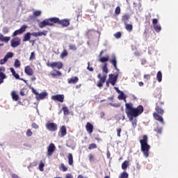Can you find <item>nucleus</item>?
Returning <instances> with one entry per match:
<instances>
[{
    "instance_id": "45",
    "label": "nucleus",
    "mask_w": 178,
    "mask_h": 178,
    "mask_svg": "<svg viewBox=\"0 0 178 178\" xmlns=\"http://www.w3.org/2000/svg\"><path fill=\"white\" fill-rule=\"evenodd\" d=\"M8 62V60L4 57L3 59L0 60V65H5Z\"/></svg>"
},
{
    "instance_id": "40",
    "label": "nucleus",
    "mask_w": 178,
    "mask_h": 178,
    "mask_svg": "<svg viewBox=\"0 0 178 178\" xmlns=\"http://www.w3.org/2000/svg\"><path fill=\"white\" fill-rule=\"evenodd\" d=\"M99 81H102V83H105V81H106V74H104L103 76L99 79Z\"/></svg>"
},
{
    "instance_id": "15",
    "label": "nucleus",
    "mask_w": 178,
    "mask_h": 178,
    "mask_svg": "<svg viewBox=\"0 0 178 178\" xmlns=\"http://www.w3.org/2000/svg\"><path fill=\"white\" fill-rule=\"evenodd\" d=\"M47 96H48V93L47 92H43L36 95L35 98L36 99H45V97Z\"/></svg>"
},
{
    "instance_id": "1",
    "label": "nucleus",
    "mask_w": 178,
    "mask_h": 178,
    "mask_svg": "<svg viewBox=\"0 0 178 178\" xmlns=\"http://www.w3.org/2000/svg\"><path fill=\"white\" fill-rule=\"evenodd\" d=\"M125 108L127 118L131 121L134 129H136L137 127V118L144 112V107L143 106H138L137 108H134L133 107V104L126 103Z\"/></svg>"
},
{
    "instance_id": "57",
    "label": "nucleus",
    "mask_w": 178,
    "mask_h": 178,
    "mask_svg": "<svg viewBox=\"0 0 178 178\" xmlns=\"http://www.w3.org/2000/svg\"><path fill=\"white\" fill-rule=\"evenodd\" d=\"M65 178H73V175L70 173H67L65 175Z\"/></svg>"
},
{
    "instance_id": "56",
    "label": "nucleus",
    "mask_w": 178,
    "mask_h": 178,
    "mask_svg": "<svg viewBox=\"0 0 178 178\" xmlns=\"http://www.w3.org/2000/svg\"><path fill=\"white\" fill-rule=\"evenodd\" d=\"M89 161H90V162L94 161V155H92V154H89Z\"/></svg>"
},
{
    "instance_id": "51",
    "label": "nucleus",
    "mask_w": 178,
    "mask_h": 178,
    "mask_svg": "<svg viewBox=\"0 0 178 178\" xmlns=\"http://www.w3.org/2000/svg\"><path fill=\"white\" fill-rule=\"evenodd\" d=\"M88 70L90 72H94V69L92 67H90V62L88 63V67H87Z\"/></svg>"
},
{
    "instance_id": "14",
    "label": "nucleus",
    "mask_w": 178,
    "mask_h": 178,
    "mask_svg": "<svg viewBox=\"0 0 178 178\" xmlns=\"http://www.w3.org/2000/svg\"><path fill=\"white\" fill-rule=\"evenodd\" d=\"M24 72L27 76H33L34 74V71H33V69L30 66H26L24 67Z\"/></svg>"
},
{
    "instance_id": "23",
    "label": "nucleus",
    "mask_w": 178,
    "mask_h": 178,
    "mask_svg": "<svg viewBox=\"0 0 178 178\" xmlns=\"http://www.w3.org/2000/svg\"><path fill=\"white\" fill-rule=\"evenodd\" d=\"M79 81V78L77 76H74L68 80L69 84H76Z\"/></svg>"
},
{
    "instance_id": "38",
    "label": "nucleus",
    "mask_w": 178,
    "mask_h": 178,
    "mask_svg": "<svg viewBox=\"0 0 178 178\" xmlns=\"http://www.w3.org/2000/svg\"><path fill=\"white\" fill-rule=\"evenodd\" d=\"M119 94L120 95H118V99H124L126 98V96H124V93L123 92H121Z\"/></svg>"
},
{
    "instance_id": "2",
    "label": "nucleus",
    "mask_w": 178,
    "mask_h": 178,
    "mask_svg": "<svg viewBox=\"0 0 178 178\" xmlns=\"http://www.w3.org/2000/svg\"><path fill=\"white\" fill-rule=\"evenodd\" d=\"M111 63H112L113 66L115 67V70H117L115 76H113V74H111L108 75V81L109 83L115 86L116 81H118V77H119V69H118L117 63L118 61L116 60V56L115 54L111 55V59L110 60Z\"/></svg>"
},
{
    "instance_id": "32",
    "label": "nucleus",
    "mask_w": 178,
    "mask_h": 178,
    "mask_svg": "<svg viewBox=\"0 0 178 178\" xmlns=\"http://www.w3.org/2000/svg\"><path fill=\"white\" fill-rule=\"evenodd\" d=\"M14 67H16V68L20 67V61L19 60L16 59L15 60Z\"/></svg>"
},
{
    "instance_id": "63",
    "label": "nucleus",
    "mask_w": 178,
    "mask_h": 178,
    "mask_svg": "<svg viewBox=\"0 0 178 178\" xmlns=\"http://www.w3.org/2000/svg\"><path fill=\"white\" fill-rule=\"evenodd\" d=\"M10 70L12 74H13V73H15L16 72V71H15L14 68H10Z\"/></svg>"
},
{
    "instance_id": "31",
    "label": "nucleus",
    "mask_w": 178,
    "mask_h": 178,
    "mask_svg": "<svg viewBox=\"0 0 178 178\" xmlns=\"http://www.w3.org/2000/svg\"><path fill=\"white\" fill-rule=\"evenodd\" d=\"M99 60L102 63H105V62H108V60H109V56H107L106 57H102L99 59Z\"/></svg>"
},
{
    "instance_id": "17",
    "label": "nucleus",
    "mask_w": 178,
    "mask_h": 178,
    "mask_svg": "<svg viewBox=\"0 0 178 178\" xmlns=\"http://www.w3.org/2000/svg\"><path fill=\"white\" fill-rule=\"evenodd\" d=\"M0 41H1V42H9V41H10V37H5L2 33H0Z\"/></svg>"
},
{
    "instance_id": "50",
    "label": "nucleus",
    "mask_w": 178,
    "mask_h": 178,
    "mask_svg": "<svg viewBox=\"0 0 178 178\" xmlns=\"http://www.w3.org/2000/svg\"><path fill=\"white\" fill-rule=\"evenodd\" d=\"M114 37L115 38H120V37H122V33H120V32H118L117 33L114 34Z\"/></svg>"
},
{
    "instance_id": "58",
    "label": "nucleus",
    "mask_w": 178,
    "mask_h": 178,
    "mask_svg": "<svg viewBox=\"0 0 178 178\" xmlns=\"http://www.w3.org/2000/svg\"><path fill=\"white\" fill-rule=\"evenodd\" d=\"M144 79H146L147 80H149V79H151V75H149V74H145L144 75Z\"/></svg>"
},
{
    "instance_id": "6",
    "label": "nucleus",
    "mask_w": 178,
    "mask_h": 178,
    "mask_svg": "<svg viewBox=\"0 0 178 178\" xmlns=\"http://www.w3.org/2000/svg\"><path fill=\"white\" fill-rule=\"evenodd\" d=\"M26 29H27V25H22L19 29L15 31L13 33L12 37H16V35L23 34V33H24V31H26Z\"/></svg>"
},
{
    "instance_id": "48",
    "label": "nucleus",
    "mask_w": 178,
    "mask_h": 178,
    "mask_svg": "<svg viewBox=\"0 0 178 178\" xmlns=\"http://www.w3.org/2000/svg\"><path fill=\"white\" fill-rule=\"evenodd\" d=\"M32 127H33V129H35L36 130L40 129V127L35 122H33L32 124Z\"/></svg>"
},
{
    "instance_id": "27",
    "label": "nucleus",
    "mask_w": 178,
    "mask_h": 178,
    "mask_svg": "<svg viewBox=\"0 0 178 178\" xmlns=\"http://www.w3.org/2000/svg\"><path fill=\"white\" fill-rule=\"evenodd\" d=\"M156 78H157L159 83H161V81H162V72H161V71H159L157 72Z\"/></svg>"
},
{
    "instance_id": "7",
    "label": "nucleus",
    "mask_w": 178,
    "mask_h": 178,
    "mask_svg": "<svg viewBox=\"0 0 178 178\" xmlns=\"http://www.w3.org/2000/svg\"><path fill=\"white\" fill-rule=\"evenodd\" d=\"M55 149H56V147H55V145L54 143H51L48 147H47V155L48 157L51 156L52 154L55 152Z\"/></svg>"
},
{
    "instance_id": "49",
    "label": "nucleus",
    "mask_w": 178,
    "mask_h": 178,
    "mask_svg": "<svg viewBox=\"0 0 178 178\" xmlns=\"http://www.w3.org/2000/svg\"><path fill=\"white\" fill-rule=\"evenodd\" d=\"M33 59H35V54H34V52H32L31 54L29 60H33Z\"/></svg>"
},
{
    "instance_id": "29",
    "label": "nucleus",
    "mask_w": 178,
    "mask_h": 178,
    "mask_svg": "<svg viewBox=\"0 0 178 178\" xmlns=\"http://www.w3.org/2000/svg\"><path fill=\"white\" fill-rule=\"evenodd\" d=\"M44 166H45V164L42 161H40L38 166L39 170H40V172H44Z\"/></svg>"
},
{
    "instance_id": "18",
    "label": "nucleus",
    "mask_w": 178,
    "mask_h": 178,
    "mask_svg": "<svg viewBox=\"0 0 178 178\" xmlns=\"http://www.w3.org/2000/svg\"><path fill=\"white\" fill-rule=\"evenodd\" d=\"M31 38V33L28 32L24 35V38L22 40L23 42H26L27 41H30Z\"/></svg>"
},
{
    "instance_id": "22",
    "label": "nucleus",
    "mask_w": 178,
    "mask_h": 178,
    "mask_svg": "<svg viewBox=\"0 0 178 178\" xmlns=\"http://www.w3.org/2000/svg\"><path fill=\"white\" fill-rule=\"evenodd\" d=\"M11 97L13 101H19V95L16 94V92L15 90H13L11 92Z\"/></svg>"
},
{
    "instance_id": "10",
    "label": "nucleus",
    "mask_w": 178,
    "mask_h": 178,
    "mask_svg": "<svg viewBox=\"0 0 178 178\" xmlns=\"http://www.w3.org/2000/svg\"><path fill=\"white\" fill-rule=\"evenodd\" d=\"M51 99L53 101H58V102H63L65 101V95H56L51 96Z\"/></svg>"
},
{
    "instance_id": "60",
    "label": "nucleus",
    "mask_w": 178,
    "mask_h": 178,
    "mask_svg": "<svg viewBox=\"0 0 178 178\" xmlns=\"http://www.w3.org/2000/svg\"><path fill=\"white\" fill-rule=\"evenodd\" d=\"M31 35H33V37H38V33L33 32V33H31Z\"/></svg>"
},
{
    "instance_id": "11",
    "label": "nucleus",
    "mask_w": 178,
    "mask_h": 178,
    "mask_svg": "<svg viewBox=\"0 0 178 178\" xmlns=\"http://www.w3.org/2000/svg\"><path fill=\"white\" fill-rule=\"evenodd\" d=\"M51 69H56L60 70L62 67H63V63L62 62H54L51 63Z\"/></svg>"
},
{
    "instance_id": "13",
    "label": "nucleus",
    "mask_w": 178,
    "mask_h": 178,
    "mask_svg": "<svg viewBox=\"0 0 178 178\" xmlns=\"http://www.w3.org/2000/svg\"><path fill=\"white\" fill-rule=\"evenodd\" d=\"M57 23H59V24H61L63 27H67L70 24V20L68 19H60L57 22Z\"/></svg>"
},
{
    "instance_id": "46",
    "label": "nucleus",
    "mask_w": 178,
    "mask_h": 178,
    "mask_svg": "<svg viewBox=\"0 0 178 178\" xmlns=\"http://www.w3.org/2000/svg\"><path fill=\"white\" fill-rule=\"evenodd\" d=\"M26 136L27 137H31L33 136V132L31 131V129H28L26 131Z\"/></svg>"
},
{
    "instance_id": "20",
    "label": "nucleus",
    "mask_w": 178,
    "mask_h": 178,
    "mask_svg": "<svg viewBox=\"0 0 178 178\" xmlns=\"http://www.w3.org/2000/svg\"><path fill=\"white\" fill-rule=\"evenodd\" d=\"M153 116H154L155 120H158L159 122H161V123H163V118H162L161 116H160L159 115L156 114V113H154L153 114Z\"/></svg>"
},
{
    "instance_id": "36",
    "label": "nucleus",
    "mask_w": 178,
    "mask_h": 178,
    "mask_svg": "<svg viewBox=\"0 0 178 178\" xmlns=\"http://www.w3.org/2000/svg\"><path fill=\"white\" fill-rule=\"evenodd\" d=\"M62 111H63V113L65 115H66L69 113V109L66 106H63L62 108Z\"/></svg>"
},
{
    "instance_id": "39",
    "label": "nucleus",
    "mask_w": 178,
    "mask_h": 178,
    "mask_svg": "<svg viewBox=\"0 0 178 178\" xmlns=\"http://www.w3.org/2000/svg\"><path fill=\"white\" fill-rule=\"evenodd\" d=\"M95 148H97V145L95 143L89 145L88 149H95Z\"/></svg>"
},
{
    "instance_id": "62",
    "label": "nucleus",
    "mask_w": 178,
    "mask_h": 178,
    "mask_svg": "<svg viewBox=\"0 0 178 178\" xmlns=\"http://www.w3.org/2000/svg\"><path fill=\"white\" fill-rule=\"evenodd\" d=\"M12 177L13 178H20L19 176H17V175H16V174H13L12 175Z\"/></svg>"
},
{
    "instance_id": "37",
    "label": "nucleus",
    "mask_w": 178,
    "mask_h": 178,
    "mask_svg": "<svg viewBox=\"0 0 178 178\" xmlns=\"http://www.w3.org/2000/svg\"><path fill=\"white\" fill-rule=\"evenodd\" d=\"M156 111L157 113H159L160 115H163V110L162 108H160L159 106L156 107Z\"/></svg>"
},
{
    "instance_id": "24",
    "label": "nucleus",
    "mask_w": 178,
    "mask_h": 178,
    "mask_svg": "<svg viewBox=\"0 0 178 178\" xmlns=\"http://www.w3.org/2000/svg\"><path fill=\"white\" fill-rule=\"evenodd\" d=\"M125 29L127 31H131L133 30V25L127 24V22H124Z\"/></svg>"
},
{
    "instance_id": "28",
    "label": "nucleus",
    "mask_w": 178,
    "mask_h": 178,
    "mask_svg": "<svg viewBox=\"0 0 178 178\" xmlns=\"http://www.w3.org/2000/svg\"><path fill=\"white\" fill-rule=\"evenodd\" d=\"M67 55H68L67 50L64 49L63 52L60 54V57L61 59H63V58H65V56H67Z\"/></svg>"
},
{
    "instance_id": "34",
    "label": "nucleus",
    "mask_w": 178,
    "mask_h": 178,
    "mask_svg": "<svg viewBox=\"0 0 178 178\" xmlns=\"http://www.w3.org/2000/svg\"><path fill=\"white\" fill-rule=\"evenodd\" d=\"M41 10H35L33 12V16H35V17H38V16H41Z\"/></svg>"
},
{
    "instance_id": "30",
    "label": "nucleus",
    "mask_w": 178,
    "mask_h": 178,
    "mask_svg": "<svg viewBox=\"0 0 178 178\" xmlns=\"http://www.w3.org/2000/svg\"><path fill=\"white\" fill-rule=\"evenodd\" d=\"M4 58L8 60V59H10L12 58H13V53L12 52H8L6 54V56H4Z\"/></svg>"
},
{
    "instance_id": "19",
    "label": "nucleus",
    "mask_w": 178,
    "mask_h": 178,
    "mask_svg": "<svg viewBox=\"0 0 178 178\" xmlns=\"http://www.w3.org/2000/svg\"><path fill=\"white\" fill-rule=\"evenodd\" d=\"M51 76H52V77H56L57 76H62V72L58 70H54L52 72H50Z\"/></svg>"
},
{
    "instance_id": "16",
    "label": "nucleus",
    "mask_w": 178,
    "mask_h": 178,
    "mask_svg": "<svg viewBox=\"0 0 178 178\" xmlns=\"http://www.w3.org/2000/svg\"><path fill=\"white\" fill-rule=\"evenodd\" d=\"M86 130L89 133V134H91L94 130V127L92 126V124L90 122H88L86 124Z\"/></svg>"
},
{
    "instance_id": "9",
    "label": "nucleus",
    "mask_w": 178,
    "mask_h": 178,
    "mask_svg": "<svg viewBox=\"0 0 178 178\" xmlns=\"http://www.w3.org/2000/svg\"><path fill=\"white\" fill-rule=\"evenodd\" d=\"M21 40L19 38H15L14 39L10 40L12 48H17L20 45Z\"/></svg>"
},
{
    "instance_id": "44",
    "label": "nucleus",
    "mask_w": 178,
    "mask_h": 178,
    "mask_svg": "<svg viewBox=\"0 0 178 178\" xmlns=\"http://www.w3.org/2000/svg\"><path fill=\"white\" fill-rule=\"evenodd\" d=\"M2 31H3V34H8V33H9V28L3 27L2 29Z\"/></svg>"
},
{
    "instance_id": "41",
    "label": "nucleus",
    "mask_w": 178,
    "mask_h": 178,
    "mask_svg": "<svg viewBox=\"0 0 178 178\" xmlns=\"http://www.w3.org/2000/svg\"><path fill=\"white\" fill-rule=\"evenodd\" d=\"M129 19H130V16H129V15H124L122 16V20L126 22V20H129Z\"/></svg>"
},
{
    "instance_id": "5",
    "label": "nucleus",
    "mask_w": 178,
    "mask_h": 178,
    "mask_svg": "<svg viewBox=\"0 0 178 178\" xmlns=\"http://www.w3.org/2000/svg\"><path fill=\"white\" fill-rule=\"evenodd\" d=\"M46 128L49 131H56L58 130V124L54 122H47Z\"/></svg>"
},
{
    "instance_id": "59",
    "label": "nucleus",
    "mask_w": 178,
    "mask_h": 178,
    "mask_svg": "<svg viewBox=\"0 0 178 178\" xmlns=\"http://www.w3.org/2000/svg\"><path fill=\"white\" fill-rule=\"evenodd\" d=\"M31 90H32V92L33 94H35V95H36V96L38 95V93L37 92V90H35V89H34V88H32Z\"/></svg>"
},
{
    "instance_id": "21",
    "label": "nucleus",
    "mask_w": 178,
    "mask_h": 178,
    "mask_svg": "<svg viewBox=\"0 0 178 178\" xmlns=\"http://www.w3.org/2000/svg\"><path fill=\"white\" fill-rule=\"evenodd\" d=\"M60 131L61 133V137H65L66 134H67V132L66 131V127L62 126L60 129Z\"/></svg>"
},
{
    "instance_id": "12",
    "label": "nucleus",
    "mask_w": 178,
    "mask_h": 178,
    "mask_svg": "<svg viewBox=\"0 0 178 178\" xmlns=\"http://www.w3.org/2000/svg\"><path fill=\"white\" fill-rule=\"evenodd\" d=\"M5 72V68L3 67H0V85L3 83V80L6 79V75L3 73Z\"/></svg>"
},
{
    "instance_id": "33",
    "label": "nucleus",
    "mask_w": 178,
    "mask_h": 178,
    "mask_svg": "<svg viewBox=\"0 0 178 178\" xmlns=\"http://www.w3.org/2000/svg\"><path fill=\"white\" fill-rule=\"evenodd\" d=\"M47 33H48V31H43L42 32H38V36L42 37V35H47Z\"/></svg>"
},
{
    "instance_id": "4",
    "label": "nucleus",
    "mask_w": 178,
    "mask_h": 178,
    "mask_svg": "<svg viewBox=\"0 0 178 178\" xmlns=\"http://www.w3.org/2000/svg\"><path fill=\"white\" fill-rule=\"evenodd\" d=\"M59 18L53 17L43 20L39 23L40 29H44L47 26H54V23H58Z\"/></svg>"
},
{
    "instance_id": "26",
    "label": "nucleus",
    "mask_w": 178,
    "mask_h": 178,
    "mask_svg": "<svg viewBox=\"0 0 178 178\" xmlns=\"http://www.w3.org/2000/svg\"><path fill=\"white\" fill-rule=\"evenodd\" d=\"M127 166H129V161H125L122 163V169L126 170L127 169Z\"/></svg>"
},
{
    "instance_id": "53",
    "label": "nucleus",
    "mask_w": 178,
    "mask_h": 178,
    "mask_svg": "<svg viewBox=\"0 0 178 178\" xmlns=\"http://www.w3.org/2000/svg\"><path fill=\"white\" fill-rule=\"evenodd\" d=\"M13 76L15 79H17V80L19 79H20V76H19L18 74L16 73V72H14V73H13Z\"/></svg>"
},
{
    "instance_id": "55",
    "label": "nucleus",
    "mask_w": 178,
    "mask_h": 178,
    "mask_svg": "<svg viewBox=\"0 0 178 178\" xmlns=\"http://www.w3.org/2000/svg\"><path fill=\"white\" fill-rule=\"evenodd\" d=\"M103 84H104V82H102L101 81H99L97 84V86L101 88V87H102Z\"/></svg>"
},
{
    "instance_id": "25",
    "label": "nucleus",
    "mask_w": 178,
    "mask_h": 178,
    "mask_svg": "<svg viewBox=\"0 0 178 178\" xmlns=\"http://www.w3.org/2000/svg\"><path fill=\"white\" fill-rule=\"evenodd\" d=\"M68 163L69 165H73V155L71 153L68 154Z\"/></svg>"
},
{
    "instance_id": "54",
    "label": "nucleus",
    "mask_w": 178,
    "mask_h": 178,
    "mask_svg": "<svg viewBox=\"0 0 178 178\" xmlns=\"http://www.w3.org/2000/svg\"><path fill=\"white\" fill-rule=\"evenodd\" d=\"M120 133H122V129H117V136L118 137H120Z\"/></svg>"
},
{
    "instance_id": "64",
    "label": "nucleus",
    "mask_w": 178,
    "mask_h": 178,
    "mask_svg": "<svg viewBox=\"0 0 178 178\" xmlns=\"http://www.w3.org/2000/svg\"><path fill=\"white\" fill-rule=\"evenodd\" d=\"M20 95H22V97H24V90H22L20 91Z\"/></svg>"
},
{
    "instance_id": "35",
    "label": "nucleus",
    "mask_w": 178,
    "mask_h": 178,
    "mask_svg": "<svg viewBox=\"0 0 178 178\" xmlns=\"http://www.w3.org/2000/svg\"><path fill=\"white\" fill-rule=\"evenodd\" d=\"M128 177H129V174L126 172H123L120 176V178H128Z\"/></svg>"
},
{
    "instance_id": "52",
    "label": "nucleus",
    "mask_w": 178,
    "mask_h": 178,
    "mask_svg": "<svg viewBox=\"0 0 178 178\" xmlns=\"http://www.w3.org/2000/svg\"><path fill=\"white\" fill-rule=\"evenodd\" d=\"M115 15H119L120 13V7H117L115 10Z\"/></svg>"
},
{
    "instance_id": "42",
    "label": "nucleus",
    "mask_w": 178,
    "mask_h": 178,
    "mask_svg": "<svg viewBox=\"0 0 178 178\" xmlns=\"http://www.w3.org/2000/svg\"><path fill=\"white\" fill-rule=\"evenodd\" d=\"M60 169H62L63 172L67 171V168L66 166H65V164H63V163L60 164Z\"/></svg>"
},
{
    "instance_id": "47",
    "label": "nucleus",
    "mask_w": 178,
    "mask_h": 178,
    "mask_svg": "<svg viewBox=\"0 0 178 178\" xmlns=\"http://www.w3.org/2000/svg\"><path fill=\"white\" fill-rule=\"evenodd\" d=\"M102 70H103V72H104V73H106V74H107V73H108V67H106V64L104 65V67H102Z\"/></svg>"
},
{
    "instance_id": "8",
    "label": "nucleus",
    "mask_w": 178,
    "mask_h": 178,
    "mask_svg": "<svg viewBox=\"0 0 178 178\" xmlns=\"http://www.w3.org/2000/svg\"><path fill=\"white\" fill-rule=\"evenodd\" d=\"M152 24H153L154 29L155 30V31H156V33H159L161 30H162V28L161 27V24H158V19H153Z\"/></svg>"
},
{
    "instance_id": "3",
    "label": "nucleus",
    "mask_w": 178,
    "mask_h": 178,
    "mask_svg": "<svg viewBox=\"0 0 178 178\" xmlns=\"http://www.w3.org/2000/svg\"><path fill=\"white\" fill-rule=\"evenodd\" d=\"M140 151L143 152L145 158H148L149 156V149H151V146L148 145V136L144 135L140 140Z\"/></svg>"
},
{
    "instance_id": "61",
    "label": "nucleus",
    "mask_w": 178,
    "mask_h": 178,
    "mask_svg": "<svg viewBox=\"0 0 178 178\" xmlns=\"http://www.w3.org/2000/svg\"><path fill=\"white\" fill-rule=\"evenodd\" d=\"M114 88L118 94H120V92H122V91H120V90H119V88H118V87H115Z\"/></svg>"
},
{
    "instance_id": "43",
    "label": "nucleus",
    "mask_w": 178,
    "mask_h": 178,
    "mask_svg": "<svg viewBox=\"0 0 178 178\" xmlns=\"http://www.w3.org/2000/svg\"><path fill=\"white\" fill-rule=\"evenodd\" d=\"M69 48L71 51H76V49H77V47H76L74 44H70Z\"/></svg>"
}]
</instances>
